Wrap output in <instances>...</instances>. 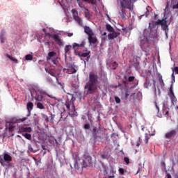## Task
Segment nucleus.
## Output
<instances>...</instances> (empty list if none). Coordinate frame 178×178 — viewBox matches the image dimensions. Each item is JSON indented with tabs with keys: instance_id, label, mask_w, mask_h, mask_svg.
Masks as SVG:
<instances>
[{
	"instance_id": "44",
	"label": "nucleus",
	"mask_w": 178,
	"mask_h": 178,
	"mask_svg": "<svg viewBox=\"0 0 178 178\" xmlns=\"http://www.w3.org/2000/svg\"><path fill=\"white\" fill-rule=\"evenodd\" d=\"M172 9H178V1L175 2V3H172Z\"/></svg>"
},
{
	"instance_id": "52",
	"label": "nucleus",
	"mask_w": 178,
	"mask_h": 178,
	"mask_svg": "<svg viewBox=\"0 0 178 178\" xmlns=\"http://www.w3.org/2000/svg\"><path fill=\"white\" fill-rule=\"evenodd\" d=\"M67 37H73V33L67 32Z\"/></svg>"
},
{
	"instance_id": "36",
	"label": "nucleus",
	"mask_w": 178,
	"mask_h": 178,
	"mask_svg": "<svg viewBox=\"0 0 178 178\" xmlns=\"http://www.w3.org/2000/svg\"><path fill=\"white\" fill-rule=\"evenodd\" d=\"M161 168L165 171L166 170V163H165V161L163 160L161 161Z\"/></svg>"
},
{
	"instance_id": "56",
	"label": "nucleus",
	"mask_w": 178,
	"mask_h": 178,
	"mask_svg": "<svg viewBox=\"0 0 178 178\" xmlns=\"http://www.w3.org/2000/svg\"><path fill=\"white\" fill-rule=\"evenodd\" d=\"M138 66H140V63L139 62L135 63V67H138Z\"/></svg>"
},
{
	"instance_id": "17",
	"label": "nucleus",
	"mask_w": 178,
	"mask_h": 178,
	"mask_svg": "<svg viewBox=\"0 0 178 178\" xmlns=\"http://www.w3.org/2000/svg\"><path fill=\"white\" fill-rule=\"evenodd\" d=\"M90 54H91V51L86 49L83 50L82 52L78 53V56H79L80 58H87L88 56H90Z\"/></svg>"
},
{
	"instance_id": "10",
	"label": "nucleus",
	"mask_w": 178,
	"mask_h": 178,
	"mask_svg": "<svg viewBox=\"0 0 178 178\" xmlns=\"http://www.w3.org/2000/svg\"><path fill=\"white\" fill-rule=\"evenodd\" d=\"M72 13L74 20L76 21L79 26H83V19L80 17H79V13L77 12V10H76L75 9H72Z\"/></svg>"
},
{
	"instance_id": "24",
	"label": "nucleus",
	"mask_w": 178,
	"mask_h": 178,
	"mask_svg": "<svg viewBox=\"0 0 178 178\" xmlns=\"http://www.w3.org/2000/svg\"><path fill=\"white\" fill-rule=\"evenodd\" d=\"M120 33L119 32H115V31L113 32H112V33H109L108 35V40H114V38H116L118 36L120 35Z\"/></svg>"
},
{
	"instance_id": "20",
	"label": "nucleus",
	"mask_w": 178,
	"mask_h": 178,
	"mask_svg": "<svg viewBox=\"0 0 178 178\" xmlns=\"http://www.w3.org/2000/svg\"><path fill=\"white\" fill-rule=\"evenodd\" d=\"M26 108L29 112V114L27 115L26 117L29 118V116H30V113H31V111H33V108H34V104H33V102H29L26 104Z\"/></svg>"
},
{
	"instance_id": "16",
	"label": "nucleus",
	"mask_w": 178,
	"mask_h": 178,
	"mask_svg": "<svg viewBox=\"0 0 178 178\" xmlns=\"http://www.w3.org/2000/svg\"><path fill=\"white\" fill-rule=\"evenodd\" d=\"M88 41L90 45H94V44H96L98 40L97 39V36H95V34L90 35L88 36Z\"/></svg>"
},
{
	"instance_id": "40",
	"label": "nucleus",
	"mask_w": 178,
	"mask_h": 178,
	"mask_svg": "<svg viewBox=\"0 0 178 178\" xmlns=\"http://www.w3.org/2000/svg\"><path fill=\"white\" fill-rule=\"evenodd\" d=\"M113 66V70H116V67H118V63L115 61L112 64Z\"/></svg>"
},
{
	"instance_id": "19",
	"label": "nucleus",
	"mask_w": 178,
	"mask_h": 178,
	"mask_svg": "<svg viewBox=\"0 0 178 178\" xmlns=\"http://www.w3.org/2000/svg\"><path fill=\"white\" fill-rule=\"evenodd\" d=\"M74 161H75V163L74 164V169H77V170L80 169V164L79 163V162H80V157H79L78 154L75 155Z\"/></svg>"
},
{
	"instance_id": "13",
	"label": "nucleus",
	"mask_w": 178,
	"mask_h": 178,
	"mask_svg": "<svg viewBox=\"0 0 178 178\" xmlns=\"http://www.w3.org/2000/svg\"><path fill=\"white\" fill-rule=\"evenodd\" d=\"M72 49H73V46L70 44H66L64 47V56L65 59L67 58V55H70L72 54Z\"/></svg>"
},
{
	"instance_id": "64",
	"label": "nucleus",
	"mask_w": 178,
	"mask_h": 178,
	"mask_svg": "<svg viewBox=\"0 0 178 178\" xmlns=\"http://www.w3.org/2000/svg\"><path fill=\"white\" fill-rule=\"evenodd\" d=\"M103 35H106V32H104V33H103Z\"/></svg>"
},
{
	"instance_id": "7",
	"label": "nucleus",
	"mask_w": 178,
	"mask_h": 178,
	"mask_svg": "<svg viewBox=\"0 0 178 178\" xmlns=\"http://www.w3.org/2000/svg\"><path fill=\"white\" fill-rule=\"evenodd\" d=\"M83 158L84 159L83 160L81 168H87V166H90L92 162L91 156L86 153L83 155Z\"/></svg>"
},
{
	"instance_id": "34",
	"label": "nucleus",
	"mask_w": 178,
	"mask_h": 178,
	"mask_svg": "<svg viewBox=\"0 0 178 178\" xmlns=\"http://www.w3.org/2000/svg\"><path fill=\"white\" fill-rule=\"evenodd\" d=\"M37 108H38L39 109H45V106H44V104H42V103L41 102L37 103Z\"/></svg>"
},
{
	"instance_id": "57",
	"label": "nucleus",
	"mask_w": 178,
	"mask_h": 178,
	"mask_svg": "<svg viewBox=\"0 0 178 178\" xmlns=\"http://www.w3.org/2000/svg\"><path fill=\"white\" fill-rule=\"evenodd\" d=\"M129 95H129V93H127V92L125 93V98H126V99H127L129 98Z\"/></svg>"
},
{
	"instance_id": "58",
	"label": "nucleus",
	"mask_w": 178,
	"mask_h": 178,
	"mask_svg": "<svg viewBox=\"0 0 178 178\" xmlns=\"http://www.w3.org/2000/svg\"><path fill=\"white\" fill-rule=\"evenodd\" d=\"M171 77H172V79H173V81H175V73L174 72H172Z\"/></svg>"
},
{
	"instance_id": "37",
	"label": "nucleus",
	"mask_w": 178,
	"mask_h": 178,
	"mask_svg": "<svg viewBox=\"0 0 178 178\" xmlns=\"http://www.w3.org/2000/svg\"><path fill=\"white\" fill-rule=\"evenodd\" d=\"M149 137H151L150 134H145V144H148V140H149Z\"/></svg>"
},
{
	"instance_id": "59",
	"label": "nucleus",
	"mask_w": 178,
	"mask_h": 178,
	"mask_svg": "<svg viewBox=\"0 0 178 178\" xmlns=\"http://www.w3.org/2000/svg\"><path fill=\"white\" fill-rule=\"evenodd\" d=\"M175 2H178V0H172V3H175Z\"/></svg>"
},
{
	"instance_id": "18",
	"label": "nucleus",
	"mask_w": 178,
	"mask_h": 178,
	"mask_svg": "<svg viewBox=\"0 0 178 178\" xmlns=\"http://www.w3.org/2000/svg\"><path fill=\"white\" fill-rule=\"evenodd\" d=\"M45 72L49 74H50V76H52L53 77H56V80L58 81V76H56V72L55 71V70H52V69L48 70L45 68Z\"/></svg>"
},
{
	"instance_id": "14",
	"label": "nucleus",
	"mask_w": 178,
	"mask_h": 178,
	"mask_svg": "<svg viewBox=\"0 0 178 178\" xmlns=\"http://www.w3.org/2000/svg\"><path fill=\"white\" fill-rule=\"evenodd\" d=\"M177 135V131L172 129L165 134V138H175Z\"/></svg>"
},
{
	"instance_id": "35",
	"label": "nucleus",
	"mask_w": 178,
	"mask_h": 178,
	"mask_svg": "<svg viewBox=\"0 0 178 178\" xmlns=\"http://www.w3.org/2000/svg\"><path fill=\"white\" fill-rule=\"evenodd\" d=\"M25 60H33V55L27 54L25 56Z\"/></svg>"
},
{
	"instance_id": "62",
	"label": "nucleus",
	"mask_w": 178,
	"mask_h": 178,
	"mask_svg": "<svg viewBox=\"0 0 178 178\" xmlns=\"http://www.w3.org/2000/svg\"><path fill=\"white\" fill-rule=\"evenodd\" d=\"M140 44H144V40H140Z\"/></svg>"
},
{
	"instance_id": "11",
	"label": "nucleus",
	"mask_w": 178,
	"mask_h": 178,
	"mask_svg": "<svg viewBox=\"0 0 178 178\" xmlns=\"http://www.w3.org/2000/svg\"><path fill=\"white\" fill-rule=\"evenodd\" d=\"M86 47V40H83L81 43L74 42L72 44V49H74V52L79 51V49H83Z\"/></svg>"
},
{
	"instance_id": "23",
	"label": "nucleus",
	"mask_w": 178,
	"mask_h": 178,
	"mask_svg": "<svg viewBox=\"0 0 178 178\" xmlns=\"http://www.w3.org/2000/svg\"><path fill=\"white\" fill-rule=\"evenodd\" d=\"M84 32L88 34V37L90 35H94V32H92V29L89 26H84Z\"/></svg>"
},
{
	"instance_id": "6",
	"label": "nucleus",
	"mask_w": 178,
	"mask_h": 178,
	"mask_svg": "<svg viewBox=\"0 0 178 178\" xmlns=\"http://www.w3.org/2000/svg\"><path fill=\"white\" fill-rule=\"evenodd\" d=\"M19 131L22 133V136L25 137L26 140H31V134L27 133H31V127H21L19 128Z\"/></svg>"
},
{
	"instance_id": "63",
	"label": "nucleus",
	"mask_w": 178,
	"mask_h": 178,
	"mask_svg": "<svg viewBox=\"0 0 178 178\" xmlns=\"http://www.w3.org/2000/svg\"><path fill=\"white\" fill-rule=\"evenodd\" d=\"M143 40H145V41H147V38L144 36Z\"/></svg>"
},
{
	"instance_id": "9",
	"label": "nucleus",
	"mask_w": 178,
	"mask_h": 178,
	"mask_svg": "<svg viewBox=\"0 0 178 178\" xmlns=\"http://www.w3.org/2000/svg\"><path fill=\"white\" fill-rule=\"evenodd\" d=\"M66 66L67 68H64L63 70V72H64V73H67V74H74V73L77 72V70L74 67V65L67 63Z\"/></svg>"
},
{
	"instance_id": "15",
	"label": "nucleus",
	"mask_w": 178,
	"mask_h": 178,
	"mask_svg": "<svg viewBox=\"0 0 178 178\" xmlns=\"http://www.w3.org/2000/svg\"><path fill=\"white\" fill-rule=\"evenodd\" d=\"M99 130H101V124H99V129L97 128V127H94L92 130V134L93 135V137L95 138H98V136L99 135Z\"/></svg>"
},
{
	"instance_id": "39",
	"label": "nucleus",
	"mask_w": 178,
	"mask_h": 178,
	"mask_svg": "<svg viewBox=\"0 0 178 178\" xmlns=\"http://www.w3.org/2000/svg\"><path fill=\"white\" fill-rule=\"evenodd\" d=\"M118 172L120 175H124V172H126V170L123 168H119Z\"/></svg>"
},
{
	"instance_id": "33",
	"label": "nucleus",
	"mask_w": 178,
	"mask_h": 178,
	"mask_svg": "<svg viewBox=\"0 0 178 178\" xmlns=\"http://www.w3.org/2000/svg\"><path fill=\"white\" fill-rule=\"evenodd\" d=\"M106 29L109 31V33H113V31H115V29H113V27H112V26L109 24H107L106 25Z\"/></svg>"
},
{
	"instance_id": "28",
	"label": "nucleus",
	"mask_w": 178,
	"mask_h": 178,
	"mask_svg": "<svg viewBox=\"0 0 178 178\" xmlns=\"http://www.w3.org/2000/svg\"><path fill=\"white\" fill-rule=\"evenodd\" d=\"M170 98L171 99H175L176 98L175 96V92H173V85H171L170 88Z\"/></svg>"
},
{
	"instance_id": "8",
	"label": "nucleus",
	"mask_w": 178,
	"mask_h": 178,
	"mask_svg": "<svg viewBox=\"0 0 178 178\" xmlns=\"http://www.w3.org/2000/svg\"><path fill=\"white\" fill-rule=\"evenodd\" d=\"M167 17H164L162 19H158L156 22H152V23H149V28L150 30H152L154 27H156V26H163L165 24V22L167 21Z\"/></svg>"
},
{
	"instance_id": "25",
	"label": "nucleus",
	"mask_w": 178,
	"mask_h": 178,
	"mask_svg": "<svg viewBox=\"0 0 178 178\" xmlns=\"http://www.w3.org/2000/svg\"><path fill=\"white\" fill-rule=\"evenodd\" d=\"M56 56V53L55 51H50L48 53L47 56V60L49 62V60H51L55 58Z\"/></svg>"
},
{
	"instance_id": "47",
	"label": "nucleus",
	"mask_w": 178,
	"mask_h": 178,
	"mask_svg": "<svg viewBox=\"0 0 178 178\" xmlns=\"http://www.w3.org/2000/svg\"><path fill=\"white\" fill-rule=\"evenodd\" d=\"M154 104L156 108V112L157 113H159V106H158V104L156 102H154Z\"/></svg>"
},
{
	"instance_id": "31",
	"label": "nucleus",
	"mask_w": 178,
	"mask_h": 178,
	"mask_svg": "<svg viewBox=\"0 0 178 178\" xmlns=\"http://www.w3.org/2000/svg\"><path fill=\"white\" fill-rule=\"evenodd\" d=\"M6 58H8V59H10V60H12L13 62H14V63H19V60H17V59L13 58L10 55L6 54Z\"/></svg>"
},
{
	"instance_id": "43",
	"label": "nucleus",
	"mask_w": 178,
	"mask_h": 178,
	"mask_svg": "<svg viewBox=\"0 0 178 178\" xmlns=\"http://www.w3.org/2000/svg\"><path fill=\"white\" fill-rule=\"evenodd\" d=\"M135 79V76H129L128 81H129V83H131V81H134Z\"/></svg>"
},
{
	"instance_id": "22",
	"label": "nucleus",
	"mask_w": 178,
	"mask_h": 178,
	"mask_svg": "<svg viewBox=\"0 0 178 178\" xmlns=\"http://www.w3.org/2000/svg\"><path fill=\"white\" fill-rule=\"evenodd\" d=\"M163 30L165 32V36L168 38V35L169 34V25H168V20L163 24Z\"/></svg>"
},
{
	"instance_id": "61",
	"label": "nucleus",
	"mask_w": 178,
	"mask_h": 178,
	"mask_svg": "<svg viewBox=\"0 0 178 178\" xmlns=\"http://www.w3.org/2000/svg\"><path fill=\"white\" fill-rule=\"evenodd\" d=\"M45 120H46V122H48V121H49L48 116L46 117Z\"/></svg>"
},
{
	"instance_id": "48",
	"label": "nucleus",
	"mask_w": 178,
	"mask_h": 178,
	"mask_svg": "<svg viewBox=\"0 0 178 178\" xmlns=\"http://www.w3.org/2000/svg\"><path fill=\"white\" fill-rule=\"evenodd\" d=\"M102 159H106L108 158V155H106V154H103L101 155Z\"/></svg>"
},
{
	"instance_id": "4",
	"label": "nucleus",
	"mask_w": 178,
	"mask_h": 178,
	"mask_svg": "<svg viewBox=\"0 0 178 178\" xmlns=\"http://www.w3.org/2000/svg\"><path fill=\"white\" fill-rule=\"evenodd\" d=\"M32 101L36 100L37 102H42L45 91L42 90L39 86H33L30 90Z\"/></svg>"
},
{
	"instance_id": "55",
	"label": "nucleus",
	"mask_w": 178,
	"mask_h": 178,
	"mask_svg": "<svg viewBox=\"0 0 178 178\" xmlns=\"http://www.w3.org/2000/svg\"><path fill=\"white\" fill-rule=\"evenodd\" d=\"M174 70H175V73H176L177 74H178V67H175L174 68Z\"/></svg>"
},
{
	"instance_id": "46",
	"label": "nucleus",
	"mask_w": 178,
	"mask_h": 178,
	"mask_svg": "<svg viewBox=\"0 0 178 178\" xmlns=\"http://www.w3.org/2000/svg\"><path fill=\"white\" fill-rule=\"evenodd\" d=\"M28 149H29V151H30L31 152H33L34 150L33 149V147L31 146V145H28Z\"/></svg>"
},
{
	"instance_id": "45",
	"label": "nucleus",
	"mask_w": 178,
	"mask_h": 178,
	"mask_svg": "<svg viewBox=\"0 0 178 178\" xmlns=\"http://www.w3.org/2000/svg\"><path fill=\"white\" fill-rule=\"evenodd\" d=\"M83 129H85V130L90 129V124H85L83 126Z\"/></svg>"
},
{
	"instance_id": "12",
	"label": "nucleus",
	"mask_w": 178,
	"mask_h": 178,
	"mask_svg": "<svg viewBox=\"0 0 178 178\" xmlns=\"http://www.w3.org/2000/svg\"><path fill=\"white\" fill-rule=\"evenodd\" d=\"M47 35H49V37H51V38H53V40H54V41L56 42V44H58V45H59V47L63 45V40H62V39H60V36L58 35V34L50 35L49 33H47Z\"/></svg>"
},
{
	"instance_id": "21",
	"label": "nucleus",
	"mask_w": 178,
	"mask_h": 178,
	"mask_svg": "<svg viewBox=\"0 0 178 178\" xmlns=\"http://www.w3.org/2000/svg\"><path fill=\"white\" fill-rule=\"evenodd\" d=\"M83 13L86 19H88V20H90L91 19V13H90V10L87 9L86 7H83Z\"/></svg>"
},
{
	"instance_id": "53",
	"label": "nucleus",
	"mask_w": 178,
	"mask_h": 178,
	"mask_svg": "<svg viewBox=\"0 0 178 178\" xmlns=\"http://www.w3.org/2000/svg\"><path fill=\"white\" fill-rule=\"evenodd\" d=\"M60 119H61V120H65L66 119V117H63V113H61Z\"/></svg>"
},
{
	"instance_id": "42",
	"label": "nucleus",
	"mask_w": 178,
	"mask_h": 178,
	"mask_svg": "<svg viewBox=\"0 0 178 178\" xmlns=\"http://www.w3.org/2000/svg\"><path fill=\"white\" fill-rule=\"evenodd\" d=\"M165 178H172V175H170V174H169L168 172V170H165Z\"/></svg>"
},
{
	"instance_id": "3",
	"label": "nucleus",
	"mask_w": 178,
	"mask_h": 178,
	"mask_svg": "<svg viewBox=\"0 0 178 178\" xmlns=\"http://www.w3.org/2000/svg\"><path fill=\"white\" fill-rule=\"evenodd\" d=\"M75 101L76 98L73 97V94H68L65 105L68 111V114L70 116H71V118H76V116H77L76 106H74Z\"/></svg>"
},
{
	"instance_id": "50",
	"label": "nucleus",
	"mask_w": 178,
	"mask_h": 178,
	"mask_svg": "<svg viewBox=\"0 0 178 178\" xmlns=\"http://www.w3.org/2000/svg\"><path fill=\"white\" fill-rule=\"evenodd\" d=\"M148 15H149V10H148V9L146 8L145 17H148Z\"/></svg>"
},
{
	"instance_id": "26",
	"label": "nucleus",
	"mask_w": 178,
	"mask_h": 178,
	"mask_svg": "<svg viewBox=\"0 0 178 178\" xmlns=\"http://www.w3.org/2000/svg\"><path fill=\"white\" fill-rule=\"evenodd\" d=\"M3 159L6 162H12V156L8 153H4Z\"/></svg>"
},
{
	"instance_id": "41",
	"label": "nucleus",
	"mask_w": 178,
	"mask_h": 178,
	"mask_svg": "<svg viewBox=\"0 0 178 178\" xmlns=\"http://www.w3.org/2000/svg\"><path fill=\"white\" fill-rule=\"evenodd\" d=\"M124 161L125 163H127V165H129V163H130V159H129V157H124Z\"/></svg>"
},
{
	"instance_id": "54",
	"label": "nucleus",
	"mask_w": 178,
	"mask_h": 178,
	"mask_svg": "<svg viewBox=\"0 0 178 178\" xmlns=\"http://www.w3.org/2000/svg\"><path fill=\"white\" fill-rule=\"evenodd\" d=\"M3 161H4V159H2V157L0 156V163H1V165H3Z\"/></svg>"
},
{
	"instance_id": "27",
	"label": "nucleus",
	"mask_w": 178,
	"mask_h": 178,
	"mask_svg": "<svg viewBox=\"0 0 178 178\" xmlns=\"http://www.w3.org/2000/svg\"><path fill=\"white\" fill-rule=\"evenodd\" d=\"M169 111L170 109L168 106H163V111H162L163 115H164L166 117L169 116Z\"/></svg>"
},
{
	"instance_id": "5",
	"label": "nucleus",
	"mask_w": 178,
	"mask_h": 178,
	"mask_svg": "<svg viewBox=\"0 0 178 178\" xmlns=\"http://www.w3.org/2000/svg\"><path fill=\"white\" fill-rule=\"evenodd\" d=\"M29 119L28 117H24L23 118H13L10 120V122H6V127H8L9 131H13L15 127H13V124H15V123H22L23 122H26Z\"/></svg>"
},
{
	"instance_id": "2",
	"label": "nucleus",
	"mask_w": 178,
	"mask_h": 178,
	"mask_svg": "<svg viewBox=\"0 0 178 178\" xmlns=\"http://www.w3.org/2000/svg\"><path fill=\"white\" fill-rule=\"evenodd\" d=\"M137 0H121L120 1V8L121 10L119 12L120 19L122 20H126L127 19V15L126 14V9H129L131 12L133 10V6L134 2Z\"/></svg>"
},
{
	"instance_id": "1",
	"label": "nucleus",
	"mask_w": 178,
	"mask_h": 178,
	"mask_svg": "<svg viewBox=\"0 0 178 178\" xmlns=\"http://www.w3.org/2000/svg\"><path fill=\"white\" fill-rule=\"evenodd\" d=\"M98 74L95 72H89V80L85 86L87 94H94L98 90Z\"/></svg>"
},
{
	"instance_id": "49",
	"label": "nucleus",
	"mask_w": 178,
	"mask_h": 178,
	"mask_svg": "<svg viewBox=\"0 0 178 178\" xmlns=\"http://www.w3.org/2000/svg\"><path fill=\"white\" fill-rule=\"evenodd\" d=\"M44 45L46 47H48V48H49L50 45H51V43H49V42H44Z\"/></svg>"
},
{
	"instance_id": "32",
	"label": "nucleus",
	"mask_w": 178,
	"mask_h": 178,
	"mask_svg": "<svg viewBox=\"0 0 178 178\" xmlns=\"http://www.w3.org/2000/svg\"><path fill=\"white\" fill-rule=\"evenodd\" d=\"M3 34H5V29H3L1 31L0 40H1V44H4L5 43V38L3 37Z\"/></svg>"
},
{
	"instance_id": "60",
	"label": "nucleus",
	"mask_w": 178,
	"mask_h": 178,
	"mask_svg": "<svg viewBox=\"0 0 178 178\" xmlns=\"http://www.w3.org/2000/svg\"><path fill=\"white\" fill-rule=\"evenodd\" d=\"M140 141L137 142L136 146H137V147H140Z\"/></svg>"
},
{
	"instance_id": "51",
	"label": "nucleus",
	"mask_w": 178,
	"mask_h": 178,
	"mask_svg": "<svg viewBox=\"0 0 178 178\" xmlns=\"http://www.w3.org/2000/svg\"><path fill=\"white\" fill-rule=\"evenodd\" d=\"M153 81H154L153 84H154V92H155V94H156V86L155 85V80H154Z\"/></svg>"
},
{
	"instance_id": "29",
	"label": "nucleus",
	"mask_w": 178,
	"mask_h": 178,
	"mask_svg": "<svg viewBox=\"0 0 178 178\" xmlns=\"http://www.w3.org/2000/svg\"><path fill=\"white\" fill-rule=\"evenodd\" d=\"M157 77H158V80L159 81L161 86L165 87V82H163V79L162 78V75H161V74H159Z\"/></svg>"
},
{
	"instance_id": "30",
	"label": "nucleus",
	"mask_w": 178,
	"mask_h": 178,
	"mask_svg": "<svg viewBox=\"0 0 178 178\" xmlns=\"http://www.w3.org/2000/svg\"><path fill=\"white\" fill-rule=\"evenodd\" d=\"M51 62L53 65H55V66H56L57 67H59L60 66L59 61L58 60V58L56 57H54L51 59Z\"/></svg>"
},
{
	"instance_id": "38",
	"label": "nucleus",
	"mask_w": 178,
	"mask_h": 178,
	"mask_svg": "<svg viewBox=\"0 0 178 178\" xmlns=\"http://www.w3.org/2000/svg\"><path fill=\"white\" fill-rule=\"evenodd\" d=\"M115 101L116 104H120L121 102L120 98L118 96H115Z\"/></svg>"
}]
</instances>
